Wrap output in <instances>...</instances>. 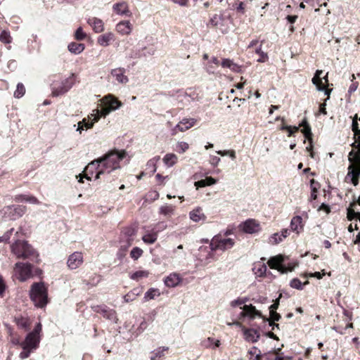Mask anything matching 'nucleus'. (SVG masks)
<instances>
[{"mask_svg":"<svg viewBox=\"0 0 360 360\" xmlns=\"http://www.w3.org/2000/svg\"><path fill=\"white\" fill-rule=\"evenodd\" d=\"M132 27L129 21H121L116 25V30L117 32L122 35L129 34L131 32Z\"/></svg>","mask_w":360,"mask_h":360,"instance_id":"23","label":"nucleus"},{"mask_svg":"<svg viewBox=\"0 0 360 360\" xmlns=\"http://www.w3.org/2000/svg\"><path fill=\"white\" fill-rule=\"evenodd\" d=\"M41 329V324L38 323L34 330L27 335L25 340L20 344L22 348H30L32 350L36 349L40 342L39 333Z\"/></svg>","mask_w":360,"mask_h":360,"instance_id":"7","label":"nucleus"},{"mask_svg":"<svg viewBox=\"0 0 360 360\" xmlns=\"http://www.w3.org/2000/svg\"><path fill=\"white\" fill-rule=\"evenodd\" d=\"M7 288L6 282L3 278V276L0 274V297H4L6 290Z\"/></svg>","mask_w":360,"mask_h":360,"instance_id":"52","label":"nucleus"},{"mask_svg":"<svg viewBox=\"0 0 360 360\" xmlns=\"http://www.w3.org/2000/svg\"><path fill=\"white\" fill-rule=\"evenodd\" d=\"M323 275H324V273L323 274H321L320 272H315V273H311V274H304V278H307V277H316L318 279H321L323 276Z\"/></svg>","mask_w":360,"mask_h":360,"instance_id":"63","label":"nucleus"},{"mask_svg":"<svg viewBox=\"0 0 360 360\" xmlns=\"http://www.w3.org/2000/svg\"><path fill=\"white\" fill-rule=\"evenodd\" d=\"M101 160L99 158L91 161L88 165L86 167V178L87 179H90V177L88 176L89 174H93L94 172L98 173V170L101 168V165L100 163Z\"/></svg>","mask_w":360,"mask_h":360,"instance_id":"24","label":"nucleus"},{"mask_svg":"<svg viewBox=\"0 0 360 360\" xmlns=\"http://www.w3.org/2000/svg\"><path fill=\"white\" fill-rule=\"evenodd\" d=\"M352 130L355 135H358L357 140L352 144L353 149L349 153L348 160L350 165L348 167L347 179H350L354 186L359 184L360 176V129L357 122V115L352 120Z\"/></svg>","mask_w":360,"mask_h":360,"instance_id":"2","label":"nucleus"},{"mask_svg":"<svg viewBox=\"0 0 360 360\" xmlns=\"http://www.w3.org/2000/svg\"><path fill=\"white\" fill-rule=\"evenodd\" d=\"M283 240V238L280 236L279 233H274L270 239V242L272 244H278Z\"/></svg>","mask_w":360,"mask_h":360,"instance_id":"56","label":"nucleus"},{"mask_svg":"<svg viewBox=\"0 0 360 360\" xmlns=\"http://www.w3.org/2000/svg\"><path fill=\"white\" fill-rule=\"evenodd\" d=\"M143 252L141 248L135 247L131 250L130 257L134 260H137L143 255Z\"/></svg>","mask_w":360,"mask_h":360,"instance_id":"47","label":"nucleus"},{"mask_svg":"<svg viewBox=\"0 0 360 360\" xmlns=\"http://www.w3.org/2000/svg\"><path fill=\"white\" fill-rule=\"evenodd\" d=\"M88 24L92 27L94 31L96 33H101L104 30V24L102 20L97 18H90L87 21Z\"/></svg>","mask_w":360,"mask_h":360,"instance_id":"22","label":"nucleus"},{"mask_svg":"<svg viewBox=\"0 0 360 360\" xmlns=\"http://www.w3.org/2000/svg\"><path fill=\"white\" fill-rule=\"evenodd\" d=\"M242 304H244V301H242V299H240V297L231 301L230 303V305L232 307H236L237 306L242 305Z\"/></svg>","mask_w":360,"mask_h":360,"instance_id":"62","label":"nucleus"},{"mask_svg":"<svg viewBox=\"0 0 360 360\" xmlns=\"http://www.w3.org/2000/svg\"><path fill=\"white\" fill-rule=\"evenodd\" d=\"M111 111H112V110H110L109 108H107L106 106L104 105V107L102 108V110L101 111H99L98 110H96V114L99 115L100 117L101 116L105 117Z\"/></svg>","mask_w":360,"mask_h":360,"instance_id":"60","label":"nucleus"},{"mask_svg":"<svg viewBox=\"0 0 360 360\" xmlns=\"http://www.w3.org/2000/svg\"><path fill=\"white\" fill-rule=\"evenodd\" d=\"M175 208L174 205L165 204L160 207L159 213L165 217H170L174 214Z\"/></svg>","mask_w":360,"mask_h":360,"instance_id":"31","label":"nucleus"},{"mask_svg":"<svg viewBox=\"0 0 360 360\" xmlns=\"http://www.w3.org/2000/svg\"><path fill=\"white\" fill-rule=\"evenodd\" d=\"M201 346L205 348H210L214 345V347H218L220 345V341L219 340H214L212 338H207L201 341Z\"/></svg>","mask_w":360,"mask_h":360,"instance_id":"36","label":"nucleus"},{"mask_svg":"<svg viewBox=\"0 0 360 360\" xmlns=\"http://www.w3.org/2000/svg\"><path fill=\"white\" fill-rule=\"evenodd\" d=\"M135 232L136 231L134 228L129 227L124 230L123 233L127 237V239H132L131 236L135 234Z\"/></svg>","mask_w":360,"mask_h":360,"instance_id":"58","label":"nucleus"},{"mask_svg":"<svg viewBox=\"0 0 360 360\" xmlns=\"http://www.w3.org/2000/svg\"><path fill=\"white\" fill-rule=\"evenodd\" d=\"M224 17L222 14H214L211 17L208 25H211L214 27H221L224 25Z\"/></svg>","mask_w":360,"mask_h":360,"instance_id":"32","label":"nucleus"},{"mask_svg":"<svg viewBox=\"0 0 360 360\" xmlns=\"http://www.w3.org/2000/svg\"><path fill=\"white\" fill-rule=\"evenodd\" d=\"M221 65L222 68H229L235 72H240L241 71V67L229 58L223 59Z\"/></svg>","mask_w":360,"mask_h":360,"instance_id":"27","label":"nucleus"},{"mask_svg":"<svg viewBox=\"0 0 360 360\" xmlns=\"http://www.w3.org/2000/svg\"><path fill=\"white\" fill-rule=\"evenodd\" d=\"M160 295V292L157 288H150L149 289L144 295V299L146 300H153L155 297H158Z\"/></svg>","mask_w":360,"mask_h":360,"instance_id":"42","label":"nucleus"},{"mask_svg":"<svg viewBox=\"0 0 360 360\" xmlns=\"http://www.w3.org/2000/svg\"><path fill=\"white\" fill-rule=\"evenodd\" d=\"M18 327L27 330L30 326V321L27 317L19 316L15 319Z\"/></svg>","mask_w":360,"mask_h":360,"instance_id":"40","label":"nucleus"},{"mask_svg":"<svg viewBox=\"0 0 360 360\" xmlns=\"http://www.w3.org/2000/svg\"><path fill=\"white\" fill-rule=\"evenodd\" d=\"M167 347H160L151 352L150 356V360H163L165 356V352L168 350Z\"/></svg>","mask_w":360,"mask_h":360,"instance_id":"29","label":"nucleus"},{"mask_svg":"<svg viewBox=\"0 0 360 360\" xmlns=\"http://www.w3.org/2000/svg\"><path fill=\"white\" fill-rule=\"evenodd\" d=\"M83 262L82 253L81 252H75L69 256L67 265L70 269H76L82 264Z\"/></svg>","mask_w":360,"mask_h":360,"instance_id":"13","label":"nucleus"},{"mask_svg":"<svg viewBox=\"0 0 360 360\" xmlns=\"http://www.w3.org/2000/svg\"><path fill=\"white\" fill-rule=\"evenodd\" d=\"M197 120L195 118H184L171 130L172 136H175L178 132H184L191 129L195 125Z\"/></svg>","mask_w":360,"mask_h":360,"instance_id":"11","label":"nucleus"},{"mask_svg":"<svg viewBox=\"0 0 360 360\" xmlns=\"http://www.w3.org/2000/svg\"><path fill=\"white\" fill-rule=\"evenodd\" d=\"M25 93V86L22 83H18L17 84L16 90L14 92V96L15 98H20L24 96Z\"/></svg>","mask_w":360,"mask_h":360,"instance_id":"45","label":"nucleus"},{"mask_svg":"<svg viewBox=\"0 0 360 360\" xmlns=\"http://www.w3.org/2000/svg\"><path fill=\"white\" fill-rule=\"evenodd\" d=\"M14 229H11L6 231L2 236H0V243H7L11 239L13 240L11 245V252L18 258L22 259H30L32 262H39V255L37 252L30 245L27 241L21 240L22 236V230L20 229L15 233Z\"/></svg>","mask_w":360,"mask_h":360,"instance_id":"1","label":"nucleus"},{"mask_svg":"<svg viewBox=\"0 0 360 360\" xmlns=\"http://www.w3.org/2000/svg\"><path fill=\"white\" fill-rule=\"evenodd\" d=\"M133 239H127L126 242L121 245L120 249L117 251V257L118 259L122 260L127 254L128 248L131 245Z\"/></svg>","mask_w":360,"mask_h":360,"instance_id":"30","label":"nucleus"},{"mask_svg":"<svg viewBox=\"0 0 360 360\" xmlns=\"http://www.w3.org/2000/svg\"><path fill=\"white\" fill-rule=\"evenodd\" d=\"M68 50L70 52L74 54H79L82 53L85 48V46L84 44H79L76 42H71L68 46Z\"/></svg>","mask_w":360,"mask_h":360,"instance_id":"35","label":"nucleus"},{"mask_svg":"<svg viewBox=\"0 0 360 360\" xmlns=\"http://www.w3.org/2000/svg\"><path fill=\"white\" fill-rule=\"evenodd\" d=\"M126 70L124 68H117L112 69L110 71V76L120 84H126L129 82V78L125 75Z\"/></svg>","mask_w":360,"mask_h":360,"instance_id":"14","label":"nucleus"},{"mask_svg":"<svg viewBox=\"0 0 360 360\" xmlns=\"http://www.w3.org/2000/svg\"><path fill=\"white\" fill-rule=\"evenodd\" d=\"M323 73L322 70H316L314 77L312 78V83L316 85V89L319 91H325V94L326 95H329V93L331 90L326 89L325 87L322 85V82L321 79V75Z\"/></svg>","mask_w":360,"mask_h":360,"instance_id":"21","label":"nucleus"},{"mask_svg":"<svg viewBox=\"0 0 360 360\" xmlns=\"http://www.w3.org/2000/svg\"><path fill=\"white\" fill-rule=\"evenodd\" d=\"M300 126H302L304 127L303 129H302V132L304 134L305 138L311 141L312 133L311 131V127L309 124L307 123V120H304Z\"/></svg>","mask_w":360,"mask_h":360,"instance_id":"39","label":"nucleus"},{"mask_svg":"<svg viewBox=\"0 0 360 360\" xmlns=\"http://www.w3.org/2000/svg\"><path fill=\"white\" fill-rule=\"evenodd\" d=\"M347 218L350 221L354 219H358L359 220L360 212H356L353 209L349 208L347 210Z\"/></svg>","mask_w":360,"mask_h":360,"instance_id":"50","label":"nucleus"},{"mask_svg":"<svg viewBox=\"0 0 360 360\" xmlns=\"http://www.w3.org/2000/svg\"><path fill=\"white\" fill-rule=\"evenodd\" d=\"M75 37L76 39L82 41L86 38V35L84 32L82 28L81 27H79L77 29L75 34Z\"/></svg>","mask_w":360,"mask_h":360,"instance_id":"53","label":"nucleus"},{"mask_svg":"<svg viewBox=\"0 0 360 360\" xmlns=\"http://www.w3.org/2000/svg\"><path fill=\"white\" fill-rule=\"evenodd\" d=\"M220 158L217 156H212L210 159V163L213 165V166H217L219 162H220Z\"/></svg>","mask_w":360,"mask_h":360,"instance_id":"64","label":"nucleus"},{"mask_svg":"<svg viewBox=\"0 0 360 360\" xmlns=\"http://www.w3.org/2000/svg\"><path fill=\"white\" fill-rule=\"evenodd\" d=\"M177 160L178 157L174 153H167L162 159L164 164L168 167L174 166L177 162Z\"/></svg>","mask_w":360,"mask_h":360,"instance_id":"34","label":"nucleus"},{"mask_svg":"<svg viewBox=\"0 0 360 360\" xmlns=\"http://www.w3.org/2000/svg\"><path fill=\"white\" fill-rule=\"evenodd\" d=\"M249 354L251 355H255V360H260L261 359V352L258 349L257 347H253L250 351Z\"/></svg>","mask_w":360,"mask_h":360,"instance_id":"54","label":"nucleus"},{"mask_svg":"<svg viewBox=\"0 0 360 360\" xmlns=\"http://www.w3.org/2000/svg\"><path fill=\"white\" fill-rule=\"evenodd\" d=\"M242 309L243 311L240 313V317L250 316L251 319H254L255 316H262V314L252 304H245Z\"/></svg>","mask_w":360,"mask_h":360,"instance_id":"18","label":"nucleus"},{"mask_svg":"<svg viewBox=\"0 0 360 360\" xmlns=\"http://www.w3.org/2000/svg\"><path fill=\"white\" fill-rule=\"evenodd\" d=\"M266 265L263 262H258L254 264L252 271L257 276H263L266 272Z\"/></svg>","mask_w":360,"mask_h":360,"instance_id":"33","label":"nucleus"},{"mask_svg":"<svg viewBox=\"0 0 360 360\" xmlns=\"http://www.w3.org/2000/svg\"><path fill=\"white\" fill-rule=\"evenodd\" d=\"M113 39V34L111 32L101 35L98 38V43L103 46L109 45L110 41Z\"/></svg>","mask_w":360,"mask_h":360,"instance_id":"37","label":"nucleus"},{"mask_svg":"<svg viewBox=\"0 0 360 360\" xmlns=\"http://www.w3.org/2000/svg\"><path fill=\"white\" fill-rule=\"evenodd\" d=\"M75 74L72 73L70 76L60 83L54 82L51 86L52 95L58 96L68 92L75 84Z\"/></svg>","mask_w":360,"mask_h":360,"instance_id":"8","label":"nucleus"},{"mask_svg":"<svg viewBox=\"0 0 360 360\" xmlns=\"http://www.w3.org/2000/svg\"><path fill=\"white\" fill-rule=\"evenodd\" d=\"M282 130H287L288 131V136H290L292 135V134L295 131H297L299 129V127H292L290 126H283L281 128Z\"/></svg>","mask_w":360,"mask_h":360,"instance_id":"57","label":"nucleus"},{"mask_svg":"<svg viewBox=\"0 0 360 360\" xmlns=\"http://www.w3.org/2000/svg\"><path fill=\"white\" fill-rule=\"evenodd\" d=\"M113 11L120 15L131 16V13L129 9L128 4L126 1H120L115 4L112 6Z\"/></svg>","mask_w":360,"mask_h":360,"instance_id":"17","label":"nucleus"},{"mask_svg":"<svg viewBox=\"0 0 360 360\" xmlns=\"http://www.w3.org/2000/svg\"><path fill=\"white\" fill-rule=\"evenodd\" d=\"M125 151H111L104 156L99 158L101 168L96 174V179L101 177V175L105 173L109 174L111 172L120 168V161L126 157Z\"/></svg>","mask_w":360,"mask_h":360,"instance_id":"3","label":"nucleus"},{"mask_svg":"<svg viewBox=\"0 0 360 360\" xmlns=\"http://www.w3.org/2000/svg\"><path fill=\"white\" fill-rule=\"evenodd\" d=\"M189 218L194 222H199L200 221H205L207 219L206 215L202 211L201 207H196L189 212Z\"/></svg>","mask_w":360,"mask_h":360,"instance_id":"19","label":"nucleus"},{"mask_svg":"<svg viewBox=\"0 0 360 360\" xmlns=\"http://www.w3.org/2000/svg\"><path fill=\"white\" fill-rule=\"evenodd\" d=\"M93 309L95 312L102 314L105 319L115 323L117 322V318L115 310L109 309L106 306H95Z\"/></svg>","mask_w":360,"mask_h":360,"instance_id":"12","label":"nucleus"},{"mask_svg":"<svg viewBox=\"0 0 360 360\" xmlns=\"http://www.w3.org/2000/svg\"><path fill=\"white\" fill-rule=\"evenodd\" d=\"M309 284V281H306L304 283H302L298 278H293L291 280L290 283V285L291 288L297 289V290H302L304 286Z\"/></svg>","mask_w":360,"mask_h":360,"instance_id":"41","label":"nucleus"},{"mask_svg":"<svg viewBox=\"0 0 360 360\" xmlns=\"http://www.w3.org/2000/svg\"><path fill=\"white\" fill-rule=\"evenodd\" d=\"M30 297L37 307H44L48 302L47 289L42 282L34 283L30 291Z\"/></svg>","mask_w":360,"mask_h":360,"instance_id":"4","label":"nucleus"},{"mask_svg":"<svg viewBox=\"0 0 360 360\" xmlns=\"http://www.w3.org/2000/svg\"><path fill=\"white\" fill-rule=\"evenodd\" d=\"M99 119V115L91 114V115L88 117V119L84 118L82 121L79 122V123L83 124V127H84L86 129H91L94 123L98 122Z\"/></svg>","mask_w":360,"mask_h":360,"instance_id":"25","label":"nucleus"},{"mask_svg":"<svg viewBox=\"0 0 360 360\" xmlns=\"http://www.w3.org/2000/svg\"><path fill=\"white\" fill-rule=\"evenodd\" d=\"M26 207L23 205L6 206L0 210V219L8 218L14 220L22 217L26 212Z\"/></svg>","mask_w":360,"mask_h":360,"instance_id":"9","label":"nucleus"},{"mask_svg":"<svg viewBox=\"0 0 360 360\" xmlns=\"http://www.w3.org/2000/svg\"><path fill=\"white\" fill-rule=\"evenodd\" d=\"M102 101L105 106L109 108L112 111L119 109L122 105V102L112 94L105 96Z\"/></svg>","mask_w":360,"mask_h":360,"instance_id":"15","label":"nucleus"},{"mask_svg":"<svg viewBox=\"0 0 360 360\" xmlns=\"http://www.w3.org/2000/svg\"><path fill=\"white\" fill-rule=\"evenodd\" d=\"M158 238L157 232H150L145 234L142 237V240L145 243L153 244Z\"/></svg>","mask_w":360,"mask_h":360,"instance_id":"38","label":"nucleus"},{"mask_svg":"<svg viewBox=\"0 0 360 360\" xmlns=\"http://www.w3.org/2000/svg\"><path fill=\"white\" fill-rule=\"evenodd\" d=\"M0 41L4 44H10L12 41V37L10 32L8 30H3L0 34Z\"/></svg>","mask_w":360,"mask_h":360,"instance_id":"43","label":"nucleus"},{"mask_svg":"<svg viewBox=\"0 0 360 360\" xmlns=\"http://www.w3.org/2000/svg\"><path fill=\"white\" fill-rule=\"evenodd\" d=\"M149 275V273L147 271H137L132 274L130 278L133 280H139L141 278H146Z\"/></svg>","mask_w":360,"mask_h":360,"instance_id":"46","label":"nucleus"},{"mask_svg":"<svg viewBox=\"0 0 360 360\" xmlns=\"http://www.w3.org/2000/svg\"><path fill=\"white\" fill-rule=\"evenodd\" d=\"M244 338L249 342H256L259 339V333L258 331L253 328H243Z\"/></svg>","mask_w":360,"mask_h":360,"instance_id":"20","label":"nucleus"},{"mask_svg":"<svg viewBox=\"0 0 360 360\" xmlns=\"http://www.w3.org/2000/svg\"><path fill=\"white\" fill-rule=\"evenodd\" d=\"M181 281V278L177 274H171L165 279V284L169 288L176 286Z\"/></svg>","mask_w":360,"mask_h":360,"instance_id":"28","label":"nucleus"},{"mask_svg":"<svg viewBox=\"0 0 360 360\" xmlns=\"http://www.w3.org/2000/svg\"><path fill=\"white\" fill-rule=\"evenodd\" d=\"M310 183H311V196H310V199L311 200H316V198H317V191H318V183L315 182L314 179H311L310 181Z\"/></svg>","mask_w":360,"mask_h":360,"instance_id":"44","label":"nucleus"},{"mask_svg":"<svg viewBox=\"0 0 360 360\" xmlns=\"http://www.w3.org/2000/svg\"><path fill=\"white\" fill-rule=\"evenodd\" d=\"M160 160V156H156L154 158L150 160L147 163V167L153 168V172L156 170V162Z\"/></svg>","mask_w":360,"mask_h":360,"instance_id":"55","label":"nucleus"},{"mask_svg":"<svg viewBox=\"0 0 360 360\" xmlns=\"http://www.w3.org/2000/svg\"><path fill=\"white\" fill-rule=\"evenodd\" d=\"M234 245L235 239L231 238H225L221 235V233H219L212 238L210 243V248L212 251H225L232 248Z\"/></svg>","mask_w":360,"mask_h":360,"instance_id":"6","label":"nucleus"},{"mask_svg":"<svg viewBox=\"0 0 360 360\" xmlns=\"http://www.w3.org/2000/svg\"><path fill=\"white\" fill-rule=\"evenodd\" d=\"M243 231L247 233H255L259 231V224L254 219H248L245 221L242 225Z\"/></svg>","mask_w":360,"mask_h":360,"instance_id":"16","label":"nucleus"},{"mask_svg":"<svg viewBox=\"0 0 360 360\" xmlns=\"http://www.w3.org/2000/svg\"><path fill=\"white\" fill-rule=\"evenodd\" d=\"M256 53L259 54L260 56V58L257 59V62L259 63H264L268 59V55L266 53H264L262 51L261 46L257 48L255 51Z\"/></svg>","mask_w":360,"mask_h":360,"instance_id":"49","label":"nucleus"},{"mask_svg":"<svg viewBox=\"0 0 360 360\" xmlns=\"http://www.w3.org/2000/svg\"><path fill=\"white\" fill-rule=\"evenodd\" d=\"M270 318L264 319V321H278L281 318V315L278 314L276 311H269Z\"/></svg>","mask_w":360,"mask_h":360,"instance_id":"51","label":"nucleus"},{"mask_svg":"<svg viewBox=\"0 0 360 360\" xmlns=\"http://www.w3.org/2000/svg\"><path fill=\"white\" fill-rule=\"evenodd\" d=\"M188 143L184 141L178 142L176 144V151L179 153H184L188 149Z\"/></svg>","mask_w":360,"mask_h":360,"instance_id":"48","label":"nucleus"},{"mask_svg":"<svg viewBox=\"0 0 360 360\" xmlns=\"http://www.w3.org/2000/svg\"><path fill=\"white\" fill-rule=\"evenodd\" d=\"M288 257L278 255L271 257L267 264L271 269H277L281 274H286L288 271H292L297 265L296 262H288L285 264Z\"/></svg>","mask_w":360,"mask_h":360,"instance_id":"5","label":"nucleus"},{"mask_svg":"<svg viewBox=\"0 0 360 360\" xmlns=\"http://www.w3.org/2000/svg\"><path fill=\"white\" fill-rule=\"evenodd\" d=\"M25 202L31 204H39V201L33 195H26Z\"/></svg>","mask_w":360,"mask_h":360,"instance_id":"61","label":"nucleus"},{"mask_svg":"<svg viewBox=\"0 0 360 360\" xmlns=\"http://www.w3.org/2000/svg\"><path fill=\"white\" fill-rule=\"evenodd\" d=\"M32 351L30 348L22 349V351L20 354V358L22 359H27L30 356L31 352Z\"/></svg>","mask_w":360,"mask_h":360,"instance_id":"59","label":"nucleus"},{"mask_svg":"<svg viewBox=\"0 0 360 360\" xmlns=\"http://www.w3.org/2000/svg\"><path fill=\"white\" fill-rule=\"evenodd\" d=\"M290 229L292 231L299 233L303 229L302 218L300 216L292 217L290 221Z\"/></svg>","mask_w":360,"mask_h":360,"instance_id":"26","label":"nucleus"},{"mask_svg":"<svg viewBox=\"0 0 360 360\" xmlns=\"http://www.w3.org/2000/svg\"><path fill=\"white\" fill-rule=\"evenodd\" d=\"M32 265L30 263L17 262L15 264L14 271L15 275L20 281H25L32 277Z\"/></svg>","mask_w":360,"mask_h":360,"instance_id":"10","label":"nucleus"}]
</instances>
